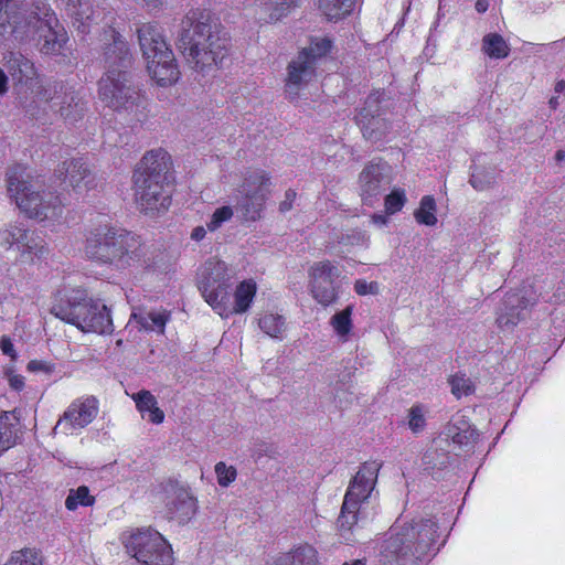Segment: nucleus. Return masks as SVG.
Wrapping results in <instances>:
<instances>
[{"mask_svg": "<svg viewBox=\"0 0 565 565\" xmlns=\"http://www.w3.org/2000/svg\"><path fill=\"white\" fill-rule=\"evenodd\" d=\"M178 45L195 72L209 74L230 55L231 36L215 13L195 8L182 19Z\"/></svg>", "mask_w": 565, "mask_h": 565, "instance_id": "obj_1", "label": "nucleus"}, {"mask_svg": "<svg viewBox=\"0 0 565 565\" xmlns=\"http://www.w3.org/2000/svg\"><path fill=\"white\" fill-rule=\"evenodd\" d=\"M104 34L110 42L104 49L107 72L99 81V98L115 110L131 109L139 99V93L127 72L131 63L128 44L115 29L109 28Z\"/></svg>", "mask_w": 565, "mask_h": 565, "instance_id": "obj_2", "label": "nucleus"}, {"mask_svg": "<svg viewBox=\"0 0 565 565\" xmlns=\"http://www.w3.org/2000/svg\"><path fill=\"white\" fill-rule=\"evenodd\" d=\"M436 537L437 524L430 519L397 520L380 546L379 562L381 565H417L430 552Z\"/></svg>", "mask_w": 565, "mask_h": 565, "instance_id": "obj_3", "label": "nucleus"}, {"mask_svg": "<svg viewBox=\"0 0 565 565\" xmlns=\"http://www.w3.org/2000/svg\"><path fill=\"white\" fill-rule=\"evenodd\" d=\"M85 254L93 262L109 265L116 269L134 266H154L148 256L149 248L135 235L114 228H97L86 238Z\"/></svg>", "mask_w": 565, "mask_h": 565, "instance_id": "obj_4", "label": "nucleus"}, {"mask_svg": "<svg viewBox=\"0 0 565 565\" xmlns=\"http://www.w3.org/2000/svg\"><path fill=\"white\" fill-rule=\"evenodd\" d=\"M10 199L28 217L44 221L58 217L63 203L58 195L43 190V182L32 177L25 167L15 164L6 173Z\"/></svg>", "mask_w": 565, "mask_h": 565, "instance_id": "obj_5", "label": "nucleus"}, {"mask_svg": "<svg viewBox=\"0 0 565 565\" xmlns=\"http://www.w3.org/2000/svg\"><path fill=\"white\" fill-rule=\"evenodd\" d=\"M51 313L83 332L99 334L113 332L108 308L88 299L82 289L64 287L54 296Z\"/></svg>", "mask_w": 565, "mask_h": 565, "instance_id": "obj_6", "label": "nucleus"}, {"mask_svg": "<svg viewBox=\"0 0 565 565\" xmlns=\"http://www.w3.org/2000/svg\"><path fill=\"white\" fill-rule=\"evenodd\" d=\"M381 467L377 461H366L349 482L337 522L339 533L345 541H351L359 522L369 518L367 507Z\"/></svg>", "mask_w": 565, "mask_h": 565, "instance_id": "obj_7", "label": "nucleus"}, {"mask_svg": "<svg viewBox=\"0 0 565 565\" xmlns=\"http://www.w3.org/2000/svg\"><path fill=\"white\" fill-rule=\"evenodd\" d=\"M226 265L224 262L210 259L204 264L199 277V288L205 301L218 312L227 317L247 310V282L241 281L233 297L225 290Z\"/></svg>", "mask_w": 565, "mask_h": 565, "instance_id": "obj_8", "label": "nucleus"}, {"mask_svg": "<svg viewBox=\"0 0 565 565\" xmlns=\"http://www.w3.org/2000/svg\"><path fill=\"white\" fill-rule=\"evenodd\" d=\"M44 10L47 7L41 4H26L21 1L15 2L9 11L8 19L0 31V39L10 41L13 45L28 47L35 44L39 38V30L45 26L43 24Z\"/></svg>", "mask_w": 565, "mask_h": 565, "instance_id": "obj_9", "label": "nucleus"}, {"mask_svg": "<svg viewBox=\"0 0 565 565\" xmlns=\"http://www.w3.org/2000/svg\"><path fill=\"white\" fill-rule=\"evenodd\" d=\"M126 548L142 565H173L172 548L158 531L146 529L131 534Z\"/></svg>", "mask_w": 565, "mask_h": 565, "instance_id": "obj_10", "label": "nucleus"}, {"mask_svg": "<svg viewBox=\"0 0 565 565\" xmlns=\"http://www.w3.org/2000/svg\"><path fill=\"white\" fill-rule=\"evenodd\" d=\"M42 100L50 103L51 108L67 121H76L85 110V102L81 92L62 82H53L40 93Z\"/></svg>", "mask_w": 565, "mask_h": 565, "instance_id": "obj_11", "label": "nucleus"}, {"mask_svg": "<svg viewBox=\"0 0 565 565\" xmlns=\"http://www.w3.org/2000/svg\"><path fill=\"white\" fill-rule=\"evenodd\" d=\"M160 499L164 503L170 519H174L179 523L188 522L196 513V499L185 484L175 480L162 483Z\"/></svg>", "mask_w": 565, "mask_h": 565, "instance_id": "obj_12", "label": "nucleus"}, {"mask_svg": "<svg viewBox=\"0 0 565 565\" xmlns=\"http://www.w3.org/2000/svg\"><path fill=\"white\" fill-rule=\"evenodd\" d=\"M99 403L95 396L74 399L53 428L55 434L72 435L88 426L98 415Z\"/></svg>", "mask_w": 565, "mask_h": 565, "instance_id": "obj_13", "label": "nucleus"}, {"mask_svg": "<svg viewBox=\"0 0 565 565\" xmlns=\"http://www.w3.org/2000/svg\"><path fill=\"white\" fill-rule=\"evenodd\" d=\"M135 182V199L141 212L154 214L168 210L171 194L167 181L139 178Z\"/></svg>", "mask_w": 565, "mask_h": 565, "instance_id": "obj_14", "label": "nucleus"}, {"mask_svg": "<svg viewBox=\"0 0 565 565\" xmlns=\"http://www.w3.org/2000/svg\"><path fill=\"white\" fill-rule=\"evenodd\" d=\"M392 182V169L382 161L369 162L359 177L362 201L367 205H373Z\"/></svg>", "mask_w": 565, "mask_h": 565, "instance_id": "obj_15", "label": "nucleus"}, {"mask_svg": "<svg viewBox=\"0 0 565 565\" xmlns=\"http://www.w3.org/2000/svg\"><path fill=\"white\" fill-rule=\"evenodd\" d=\"M338 277V268L328 260L316 263L311 267V292L320 305L327 307L337 301Z\"/></svg>", "mask_w": 565, "mask_h": 565, "instance_id": "obj_16", "label": "nucleus"}, {"mask_svg": "<svg viewBox=\"0 0 565 565\" xmlns=\"http://www.w3.org/2000/svg\"><path fill=\"white\" fill-rule=\"evenodd\" d=\"M381 97L382 93L380 92L370 94L355 117L364 138L371 141L380 140L390 128L387 121L380 114Z\"/></svg>", "mask_w": 565, "mask_h": 565, "instance_id": "obj_17", "label": "nucleus"}, {"mask_svg": "<svg viewBox=\"0 0 565 565\" xmlns=\"http://www.w3.org/2000/svg\"><path fill=\"white\" fill-rule=\"evenodd\" d=\"M136 35L146 61L153 62V58L158 56H170L172 50L169 47L162 29L157 22L136 23Z\"/></svg>", "mask_w": 565, "mask_h": 565, "instance_id": "obj_18", "label": "nucleus"}, {"mask_svg": "<svg viewBox=\"0 0 565 565\" xmlns=\"http://www.w3.org/2000/svg\"><path fill=\"white\" fill-rule=\"evenodd\" d=\"M43 24L45 26L39 30V38L32 46L43 54H57L60 53L68 40L67 33L61 26L55 18L54 12L49 8L44 10Z\"/></svg>", "mask_w": 565, "mask_h": 565, "instance_id": "obj_19", "label": "nucleus"}, {"mask_svg": "<svg viewBox=\"0 0 565 565\" xmlns=\"http://www.w3.org/2000/svg\"><path fill=\"white\" fill-rule=\"evenodd\" d=\"M171 168V157L163 149L148 151L141 159L134 174V180L145 178L149 180L167 181Z\"/></svg>", "mask_w": 565, "mask_h": 565, "instance_id": "obj_20", "label": "nucleus"}, {"mask_svg": "<svg viewBox=\"0 0 565 565\" xmlns=\"http://www.w3.org/2000/svg\"><path fill=\"white\" fill-rule=\"evenodd\" d=\"M316 67L312 60H306L305 54H298L287 67L286 90L297 96L299 89L308 85L316 77Z\"/></svg>", "mask_w": 565, "mask_h": 565, "instance_id": "obj_21", "label": "nucleus"}, {"mask_svg": "<svg viewBox=\"0 0 565 565\" xmlns=\"http://www.w3.org/2000/svg\"><path fill=\"white\" fill-rule=\"evenodd\" d=\"M533 303V300L526 299L525 297L509 295L498 311V327L502 331L512 330L521 320L524 319V310Z\"/></svg>", "mask_w": 565, "mask_h": 565, "instance_id": "obj_22", "label": "nucleus"}, {"mask_svg": "<svg viewBox=\"0 0 565 565\" xmlns=\"http://www.w3.org/2000/svg\"><path fill=\"white\" fill-rule=\"evenodd\" d=\"M270 178L263 170H255L249 174V220L262 216V211L270 193Z\"/></svg>", "mask_w": 565, "mask_h": 565, "instance_id": "obj_23", "label": "nucleus"}, {"mask_svg": "<svg viewBox=\"0 0 565 565\" xmlns=\"http://www.w3.org/2000/svg\"><path fill=\"white\" fill-rule=\"evenodd\" d=\"M66 8L67 13L73 19V24L82 33L89 32L93 23H96L102 11L98 7H94L92 0H61Z\"/></svg>", "mask_w": 565, "mask_h": 565, "instance_id": "obj_24", "label": "nucleus"}, {"mask_svg": "<svg viewBox=\"0 0 565 565\" xmlns=\"http://www.w3.org/2000/svg\"><path fill=\"white\" fill-rule=\"evenodd\" d=\"M147 68L160 86L171 85L179 78V70L172 51L169 57L158 56L153 58V62L147 61Z\"/></svg>", "mask_w": 565, "mask_h": 565, "instance_id": "obj_25", "label": "nucleus"}, {"mask_svg": "<svg viewBox=\"0 0 565 565\" xmlns=\"http://www.w3.org/2000/svg\"><path fill=\"white\" fill-rule=\"evenodd\" d=\"M3 62L11 77L18 83H28L36 75L33 62L19 52L3 54Z\"/></svg>", "mask_w": 565, "mask_h": 565, "instance_id": "obj_26", "label": "nucleus"}, {"mask_svg": "<svg viewBox=\"0 0 565 565\" xmlns=\"http://www.w3.org/2000/svg\"><path fill=\"white\" fill-rule=\"evenodd\" d=\"M131 398L143 419L156 425H159L164 420V413L158 406V401L150 391L141 390L134 393Z\"/></svg>", "mask_w": 565, "mask_h": 565, "instance_id": "obj_27", "label": "nucleus"}, {"mask_svg": "<svg viewBox=\"0 0 565 565\" xmlns=\"http://www.w3.org/2000/svg\"><path fill=\"white\" fill-rule=\"evenodd\" d=\"M65 179L76 193L86 191L93 182L90 170L82 159H73L64 162Z\"/></svg>", "mask_w": 565, "mask_h": 565, "instance_id": "obj_28", "label": "nucleus"}, {"mask_svg": "<svg viewBox=\"0 0 565 565\" xmlns=\"http://www.w3.org/2000/svg\"><path fill=\"white\" fill-rule=\"evenodd\" d=\"M20 434V418L15 412L0 413V452L12 448Z\"/></svg>", "mask_w": 565, "mask_h": 565, "instance_id": "obj_29", "label": "nucleus"}, {"mask_svg": "<svg viewBox=\"0 0 565 565\" xmlns=\"http://www.w3.org/2000/svg\"><path fill=\"white\" fill-rule=\"evenodd\" d=\"M36 234L22 224H10L6 228L0 230V242L6 248L14 247L18 254L23 249L26 242Z\"/></svg>", "mask_w": 565, "mask_h": 565, "instance_id": "obj_30", "label": "nucleus"}, {"mask_svg": "<svg viewBox=\"0 0 565 565\" xmlns=\"http://www.w3.org/2000/svg\"><path fill=\"white\" fill-rule=\"evenodd\" d=\"M317 551L309 544H302L288 553L279 554L275 561V565H317Z\"/></svg>", "mask_w": 565, "mask_h": 565, "instance_id": "obj_31", "label": "nucleus"}, {"mask_svg": "<svg viewBox=\"0 0 565 565\" xmlns=\"http://www.w3.org/2000/svg\"><path fill=\"white\" fill-rule=\"evenodd\" d=\"M49 255V248L38 233L26 242L23 249L17 255V262L21 265H35Z\"/></svg>", "mask_w": 565, "mask_h": 565, "instance_id": "obj_32", "label": "nucleus"}, {"mask_svg": "<svg viewBox=\"0 0 565 565\" xmlns=\"http://www.w3.org/2000/svg\"><path fill=\"white\" fill-rule=\"evenodd\" d=\"M255 4L267 14L266 18H263L266 22H276L296 7L297 0H255Z\"/></svg>", "mask_w": 565, "mask_h": 565, "instance_id": "obj_33", "label": "nucleus"}, {"mask_svg": "<svg viewBox=\"0 0 565 565\" xmlns=\"http://www.w3.org/2000/svg\"><path fill=\"white\" fill-rule=\"evenodd\" d=\"M258 327L268 337L282 340L287 330V322L282 315L265 312L258 318Z\"/></svg>", "mask_w": 565, "mask_h": 565, "instance_id": "obj_34", "label": "nucleus"}, {"mask_svg": "<svg viewBox=\"0 0 565 565\" xmlns=\"http://www.w3.org/2000/svg\"><path fill=\"white\" fill-rule=\"evenodd\" d=\"M355 0H319V9L330 21H338L349 15Z\"/></svg>", "mask_w": 565, "mask_h": 565, "instance_id": "obj_35", "label": "nucleus"}, {"mask_svg": "<svg viewBox=\"0 0 565 565\" xmlns=\"http://www.w3.org/2000/svg\"><path fill=\"white\" fill-rule=\"evenodd\" d=\"M482 51L491 58H505L510 46L500 34L489 33L482 39Z\"/></svg>", "mask_w": 565, "mask_h": 565, "instance_id": "obj_36", "label": "nucleus"}, {"mask_svg": "<svg viewBox=\"0 0 565 565\" xmlns=\"http://www.w3.org/2000/svg\"><path fill=\"white\" fill-rule=\"evenodd\" d=\"M332 47V42L327 38H315L310 44L303 47L299 54H305L306 60H312V64L317 66L318 62L324 57Z\"/></svg>", "mask_w": 565, "mask_h": 565, "instance_id": "obj_37", "label": "nucleus"}, {"mask_svg": "<svg viewBox=\"0 0 565 565\" xmlns=\"http://www.w3.org/2000/svg\"><path fill=\"white\" fill-rule=\"evenodd\" d=\"M353 307L348 306L345 309L333 315L330 319V324L332 326L334 332L343 341H347L348 335L350 334L353 327L351 319Z\"/></svg>", "mask_w": 565, "mask_h": 565, "instance_id": "obj_38", "label": "nucleus"}, {"mask_svg": "<svg viewBox=\"0 0 565 565\" xmlns=\"http://www.w3.org/2000/svg\"><path fill=\"white\" fill-rule=\"evenodd\" d=\"M436 202L430 195H425L420 200L419 207L415 211L414 216L419 224L434 226L437 223Z\"/></svg>", "mask_w": 565, "mask_h": 565, "instance_id": "obj_39", "label": "nucleus"}, {"mask_svg": "<svg viewBox=\"0 0 565 565\" xmlns=\"http://www.w3.org/2000/svg\"><path fill=\"white\" fill-rule=\"evenodd\" d=\"M94 502L95 498L89 494V489L86 486H81L70 490L65 507L68 511H75L78 507H92Z\"/></svg>", "mask_w": 565, "mask_h": 565, "instance_id": "obj_40", "label": "nucleus"}, {"mask_svg": "<svg viewBox=\"0 0 565 565\" xmlns=\"http://www.w3.org/2000/svg\"><path fill=\"white\" fill-rule=\"evenodd\" d=\"M237 211L238 206L223 205L217 207L206 222V228L211 233L216 232L224 223L230 222Z\"/></svg>", "mask_w": 565, "mask_h": 565, "instance_id": "obj_41", "label": "nucleus"}, {"mask_svg": "<svg viewBox=\"0 0 565 565\" xmlns=\"http://www.w3.org/2000/svg\"><path fill=\"white\" fill-rule=\"evenodd\" d=\"M4 565H42L41 558L34 550L24 548L12 553Z\"/></svg>", "mask_w": 565, "mask_h": 565, "instance_id": "obj_42", "label": "nucleus"}, {"mask_svg": "<svg viewBox=\"0 0 565 565\" xmlns=\"http://www.w3.org/2000/svg\"><path fill=\"white\" fill-rule=\"evenodd\" d=\"M451 393L457 397L469 395L473 391L472 382L466 374H455L449 379Z\"/></svg>", "mask_w": 565, "mask_h": 565, "instance_id": "obj_43", "label": "nucleus"}, {"mask_svg": "<svg viewBox=\"0 0 565 565\" xmlns=\"http://www.w3.org/2000/svg\"><path fill=\"white\" fill-rule=\"evenodd\" d=\"M426 426L425 409L422 405H414L408 413V427L418 434L424 430Z\"/></svg>", "mask_w": 565, "mask_h": 565, "instance_id": "obj_44", "label": "nucleus"}, {"mask_svg": "<svg viewBox=\"0 0 565 565\" xmlns=\"http://www.w3.org/2000/svg\"><path fill=\"white\" fill-rule=\"evenodd\" d=\"M406 202V194L404 190L395 189L385 196V210L390 214H394L402 210Z\"/></svg>", "mask_w": 565, "mask_h": 565, "instance_id": "obj_45", "label": "nucleus"}, {"mask_svg": "<svg viewBox=\"0 0 565 565\" xmlns=\"http://www.w3.org/2000/svg\"><path fill=\"white\" fill-rule=\"evenodd\" d=\"M215 473L221 487H227L236 478V469L233 466H226L223 461L215 465Z\"/></svg>", "mask_w": 565, "mask_h": 565, "instance_id": "obj_46", "label": "nucleus"}, {"mask_svg": "<svg viewBox=\"0 0 565 565\" xmlns=\"http://www.w3.org/2000/svg\"><path fill=\"white\" fill-rule=\"evenodd\" d=\"M469 182L476 190L483 191L493 182V177L483 175L482 171L479 168H476L471 173Z\"/></svg>", "mask_w": 565, "mask_h": 565, "instance_id": "obj_47", "label": "nucleus"}, {"mask_svg": "<svg viewBox=\"0 0 565 565\" xmlns=\"http://www.w3.org/2000/svg\"><path fill=\"white\" fill-rule=\"evenodd\" d=\"M448 436L451 437L452 441L458 445H467L470 438L473 436V431L468 429H460L456 425L448 428Z\"/></svg>", "mask_w": 565, "mask_h": 565, "instance_id": "obj_48", "label": "nucleus"}, {"mask_svg": "<svg viewBox=\"0 0 565 565\" xmlns=\"http://www.w3.org/2000/svg\"><path fill=\"white\" fill-rule=\"evenodd\" d=\"M149 319L151 320V324H153V330L158 329L161 333L164 330L166 323L169 319V315L167 311H150L148 312Z\"/></svg>", "mask_w": 565, "mask_h": 565, "instance_id": "obj_49", "label": "nucleus"}, {"mask_svg": "<svg viewBox=\"0 0 565 565\" xmlns=\"http://www.w3.org/2000/svg\"><path fill=\"white\" fill-rule=\"evenodd\" d=\"M4 377L12 390L21 391L24 387V377L17 374L12 369H7L4 371Z\"/></svg>", "mask_w": 565, "mask_h": 565, "instance_id": "obj_50", "label": "nucleus"}, {"mask_svg": "<svg viewBox=\"0 0 565 565\" xmlns=\"http://www.w3.org/2000/svg\"><path fill=\"white\" fill-rule=\"evenodd\" d=\"M169 0H136L138 4L147 11H161L168 4Z\"/></svg>", "mask_w": 565, "mask_h": 565, "instance_id": "obj_51", "label": "nucleus"}, {"mask_svg": "<svg viewBox=\"0 0 565 565\" xmlns=\"http://www.w3.org/2000/svg\"><path fill=\"white\" fill-rule=\"evenodd\" d=\"M17 0H0V31H4L2 24H4L8 19L9 11L14 7Z\"/></svg>", "mask_w": 565, "mask_h": 565, "instance_id": "obj_52", "label": "nucleus"}, {"mask_svg": "<svg viewBox=\"0 0 565 565\" xmlns=\"http://www.w3.org/2000/svg\"><path fill=\"white\" fill-rule=\"evenodd\" d=\"M376 284H367L365 280H356L354 284V290L358 295L364 296L367 294H374Z\"/></svg>", "mask_w": 565, "mask_h": 565, "instance_id": "obj_53", "label": "nucleus"}, {"mask_svg": "<svg viewBox=\"0 0 565 565\" xmlns=\"http://www.w3.org/2000/svg\"><path fill=\"white\" fill-rule=\"evenodd\" d=\"M0 349L3 354L10 356L12 360H15L17 353L14 350V345L11 339L7 335H3L0 340Z\"/></svg>", "mask_w": 565, "mask_h": 565, "instance_id": "obj_54", "label": "nucleus"}, {"mask_svg": "<svg viewBox=\"0 0 565 565\" xmlns=\"http://www.w3.org/2000/svg\"><path fill=\"white\" fill-rule=\"evenodd\" d=\"M296 196H297V194L294 190H287L285 193V199L279 204L280 212L290 211Z\"/></svg>", "mask_w": 565, "mask_h": 565, "instance_id": "obj_55", "label": "nucleus"}, {"mask_svg": "<svg viewBox=\"0 0 565 565\" xmlns=\"http://www.w3.org/2000/svg\"><path fill=\"white\" fill-rule=\"evenodd\" d=\"M274 449L268 444H262L258 448L253 450V458L255 461H258L263 456L271 457L274 455Z\"/></svg>", "mask_w": 565, "mask_h": 565, "instance_id": "obj_56", "label": "nucleus"}, {"mask_svg": "<svg viewBox=\"0 0 565 565\" xmlns=\"http://www.w3.org/2000/svg\"><path fill=\"white\" fill-rule=\"evenodd\" d=\"M28 370L31 372L43 371L45 373H50L52 371V366L44 361L32 360L28 363Z\"/></svg>", "mask_w": 565, "mask_h": 565, "instance_id": "obj_57", "label": "nucleus"}, {"mask_svg": "<svg viewBox=\"0 0 565 565\" xmlns=\"http://www.w3.org/2000/svg\"><path fill=\"white\" fill-rule=\"evenodd\" d=\"M134 319L140 324L145 330H153V324H151V320L149 319V315H132Z\"/></svg>", "mask_w": 565, "mask_h": 565, "instance_id": "obj_58", "label": "nucleus"}, {"mask_svg": "<svg viewBox=\"0 0 565 565\" xmlns=\"http://www.w3.org/2000/svg\"><path fill=\"white\" fill-rule=\"evenodd\" d=\"M9 90V77L6 72L0 67V96H3Z\"/></svg>", "mask_w": 565, "mask_h": 565, "instance_id": "obj_59", "label": "nucleus"}, {"mask_svg": "<svg viewBox=\"0 0 565 565\" xmlns=\"http://www.w3.org/2000/svg\"><path fill=\"white\" fill-rule=\"evenodd\" d=\"M207 231L209 230L206 228V225L205 226H196V227L193 228L191 237L194 241H201V239L204 238V236H205Z\"/></svg>", "mask_w": 565, "mask_h": 565, "instance_id": "obj_60", "label": "nucleus"}, {"mask_svg": "<svg viewBox=\"0 0 565 565\" xmlns=\"http://www.w3.org/2000/svg\"><path fill=\"white\" fill-rule=\"evenodd\" d=\"M475 8L479 13H483L488 10L489 2L488 0H477Z\"/></svg>", "mask_w": 565, "mask_h": 565, "instance_id": "obj_61", "label": "nucleus"}, {"mask_svg": "<svg viewBox=\"0 0 565 565\" xmlns=\"http://www.w3.org/2000/svg\"><path fill=\"white\" fill-rule=\"evenodd\" d=\"M372 222L377 225H385L387 222V218L385 215L382 214H374L372 216Z\"/></svg>", "mask_w": 565, "mask_h": 565, "instance_id": "obj_62", "label": "nucleus"}, {"mask_svg": "<svg viewBox=\"0 0 565 565\" xmlns=\"http://www.w3.org/2000/svg\"><path fill=\"white\" fill-rule=\"evenodd\" d=\"M554 159L557 163H565V149H559L555 152Z\"/></svg>", "mask_w": 565, "mask_h": 565, "instance_id": "obj_63", "label": "nucleus"}, {"mask_svg": "<svg viewBox=\"0 0 565 565\" xmlns=\"http://www.w3.org/2000/svg\"><path fill=\"white\" fill-rule=\"evenodd\" d=\"M248 288H249V305H250L253 301V298L256 294V282H254L253 280L249 279Z\"/></svg>", "mask_w": 565, "mask_h": 565, "instance_id": "obj_64", "label": "nucleus"}]
</instances>
